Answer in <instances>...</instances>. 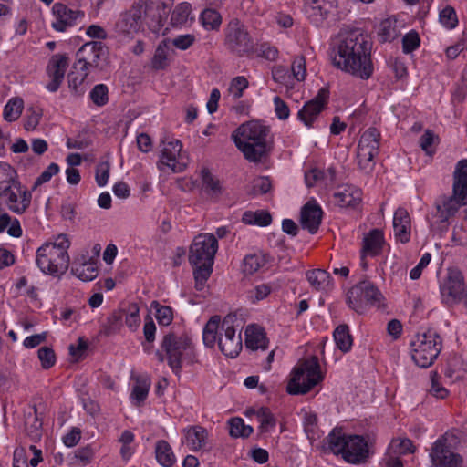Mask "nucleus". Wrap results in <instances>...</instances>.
<instances>
[{
  "mask_svg": "<svg viewBox=\"0 0 467 467\" xmlns=\"http://www.w3.org/2000/svg\"><path fill=\"white\" fill-rule=\"evenodd\" d=\"M381 297L380 291L371 282L361 281L348 290L347 302L351 309L362 314L368 306L379 304Z\"/></svg>",
  "mask_w": 467,
  "mask_h": 467,
  "instance_id": "nucleus-10",
  "label": "nucleus"
},
{
  "mask_svg": "<svg viewBox=\"0 0 467 467\" xmlns=\"http://www.w3.org/2000/svg\"><path fill=\"white\" fill-rule=\"evenodd\" d=\"M124 310L114 311L107 319L106 334L111 335L119 331L122 325Z\"/></svg>",
  "mask_w": 467,
  "mask_h": 467,
  "instance_id": "nucleus-60",
  "label": "nucleus"
},
{
  "mask_svg": "<svg viewBox=\"0 0 467 467\" xmlns=\"http://www.w3.org/2000/svg\"><path fill=\"white\" fill-rule=\"evenodd\" d=\"M16 172L11 165L0 161V191L7 190L16 180Z\"/></svg>",
  "mask_w": 467,
  "mask_h": 467,
  "instance_id": "nucleus-50",
  "label": "nucleus"
},
{
  "mask_svg": "<svg viewBox=\"0 0 467 467\" xmlns=\"http://www.w3.org/2000/svg\"><path fill=\"white\" fill-rule=\"evenodd\" d=\"M368 441L360 435H348L346 448L342 453L343 458L350 463L365 462L368 458Z\"/></svg>",
  "mask_w": 467,
  "mask_h": 467,
  "instance_id": "nucleus-21",
  "label": "nucleus"
},
{
  "mask_svg": "<svg viewBox=\"0 0 467 467\" xmlns=\"http://www.w3.org/2000/svg\"><path fill=\"white\" fill-rule=\"evenodd\" d=\"M222 321L219 316H213L204 326L202 340L207 348H212L216 343L218 344Z\"/></svg>",
  "mask_w": 467,
  "mask_h": 467,
  "instance_id": "nucleus-33",
  "label": "nucleus"
},
{
  "mask_svg": "<svg viewBox=\"0 0 467 467\" xmlns=\"http://www.w3.org/2000/svg\"><path fill=\"white\" fill-rule=\"evenodd\" d=\"M151 306L156 310V319L162 326H168L172 322L173 313L171 307L161 306L157 301H153Z\"/></svg>",
  "mask_w": 467,
  "mask_h": 467,
  "instance_id": "nucleus-55",
  "label": "nucleus"
},
{
  "mask_svg": "<svg viewBox=\"0 0 467 467\" xmlns=\"http://www.w3.org/2000/svg\"><path fill=\"white\" fill-rule=\"evenodd\" d=\"M452 241L457 244L467 245V216L459 225H455L452 232Z\"/></svg>",
  "mask_w": 467,
  "mask_h": 467,
  "instance_id": "nucleus-64",
  "label": "nucleus"
},
{
  "mask_svg": "<svg viewBox=\"0 0 467 467\" xmlns=\"http://www.w3.org/2000/svg\"><path fill=\"white\" fill-rule=\"evenodd\" d=\"M394 234L397 240L406 244L410 238V217L404 208H398L393 217Z\"/></svg>",
  "mask_w": 467,
  "mask_h": 467,
  "instance_id": "nucleus-30",
  "label": "nucleus"
},
{
  "mask_svg": "<svg viewBox=\"0 0 467 467\" xmlns=\"http://www.w3.org/2000/svg\"><path fill=\"white\" fill-rule=\"evenodd\" d=\"M37 356L44 369L52 368L56 363V354L49 347H41L37 351Z\"/></svg>",
  "mask_w": 467,
  "mask_h": 467,
  "instance_id": "nucleus-59",
  "label": "nucleus"
},
{
  "mask_svg": "<svg viewBox=\"0 0 467 467\" xmlns=\"http://www.w3.org/2000/svg\"><path fill=\"white\" fill-rule=\"evenodd\" d=\"M200 20L204 28L213 30L217 29L221 23V15L214 9L207 8L201 14Z\"/></svg>",
  "mask_w": 467,
  "mask_h": 467,
  "instance_id": "nucleus-51",
  "label": "nucleus"
},
{
  "mask_svg": "<svg viewBox=\"0 0 467 467\" xmlns=\"http://www.w3.org/2000/svg\"><path fill=\"white\" fill-rule=\"evenodd\" d=\"M108 50L100 41H89L82 45L76 53L74 69L78 67L88 72L102 71L107 64Z\"/></svg>",
  "mask_w": 467,
  "mask_h": 467,
  "instance_id": "nucleus-8",
  "label": "nucleus"
},
{
  "mask_svg": "<svg viewBox=\"0 0 467 467\" xmlns=\"http://www.w3.org/2000/svg\"><path fill=\"white\" fill-rule=\"evenodd\" d=\"M71 272L78 279L84 282L94 280L98 275V267L93 260L84 261L81 263L75 262Z\"/></svg>",
  "mask_w": 467,
  "mask_h": 467,
  "instance_id": "nucleus-35",
  "label": "nucleus"
},
{
  "mask_svg": "<svg viewBox=\"0 0 467 467\" xmlns=\"http://www.w3.org/2000/svg\"><path fill=\"white\" fill-rule=\"evenodd\" d=\"M462 204L454 197L442 195L435 201V213L430 218L432 232L443 234L448 231L450 219L453 217Z\"/></svg>",
  "mask_w": 467,
  "mask_h": 467,
  "instance_id": "nucleus-13",
  "label": "nucleus"
},
{
  "mask_svg": "<svg viewBox=\"0 0 467 467\" xmlns=\"http://www.w3.org/2000/svg\"><path fill=\"white\" fill-rule=\"evenodd\" d=\"M442 302L452 306L464 298L466 287L464 277L458 269H450L446 278L440 285Z\"/></svg>",
  "mask_w": 467,
  "mask_h": 467,
  "instance_id": "nucleus-16",
  "label": "nucleus"
},
{
  "mask_svg": "<svg viewBox=\"0 0 467 467\" xmlns=\"http://www.w3.org/2000/svg\"><path fill=\"white\" fill-rule=\"evenodd\" d=\"M157 462L164 467H171L176 461L175 455L170 444L164 441H158L155 446Z\"/></svg>",
  "mask_w": 467,
  "mask_h": 467,
  "instance_id": "nucleus-40",
  "label": "nucleus"
},
{
  "mask_svg": "<svg viewBox=\"0 0 467 467\" xmlns=\"http://www.w3.org/2000/svg\"><path fill=\"white\" fill-rule=\"evenodd\" d=\"M68 67V57L65 54H56L50 58L47 67V73L50 78V82L47 88L50 92H56L61 86L65 73Z\"/></svg>",
  "mask_w": 467,
  "mask_h": 467,
  "instance_id": "nucleus-22",
  "label": "nucleus"
},
{
  "mask_svg": "<svg viewBox=\"0 0 467 467\" xmlns=\"http://www.w3.org/2000/svg\"><path fill=\"white\" fill-rule=\"evenodd\" d=\"M224 44L228 50L238 57L249 56L254 52L253 38L238 19H233L227 25Z\"/></svg>",
  "mask_w": 467,
  "mask_h": 467,
  "instance_id": "nucleus-9",
  "label": "nucleus"
},
{
  "mask_svg": "<svg viewBox=\"0 0 467 467\" xmlns=\"http://www.w3.org/2000/svg\"><path fill=\"white\" fill-rule=\"evenodd\" d=\"M379 141L380 133L376 128L368 129L359 139L357 160L359 169L365 172H369L374 168V158L379 153Z\"/></svg>",
  "mask_w": 467,
  "mask_h": 467,
  "instance_id": "nucleus-11",
  "label": "nucleus"
},
{
  "mask_svg": "<svg viewBox=\"0 0 467 467\" xmlns=\"http://www.w3.org/2000/svg\"><path fill=\"white\" fill-rule=\"evenodd\" d=\"M160 362L167 360L172 371L179 375L182 363L193 364L197 362V355L192 337L187 334H166L161 343V349L156 352Z\"/></svg>",
  "mask_w": 467,
  "mask_h": 467,
  "instance_id": "nucleus-4",
  "label": "nucleus"
},
{
  "mask_svg": "<svg viewBox=\"0 0 467 467\" xmlns=\"http://www.w3.org/2000/svg\"><path fill=\"white\" fill-rule=\"evenodd\" d=\"M383 243L384 236L379 229H373L364 237L361 256L363 268L367 267L365 256L379 255L382 251Z\"/></svg>",
  "mask_w": 467,
  "mask_h": 467,
  "instance_id": "nucleus-27",
  "label": "nucleus"
},
{
  "mask_svg": "<svg viewBox=\"0 0 467 467\" xmlns=\"http://www.w3.org/2000/svg\"><path fill=\"white\" fill-rule=\"evenodd\" d=\"M89 72L84 70L83 68L78 67V69H74L72 67V70L67 76L68 80V88H70L73 95L76 97H80L85 93L84 88V81L88 76Z\"/></svg>",
  "mask_w": 467,
  "mask_h": 467,
  "instance_id": "nucleus-38",
  "label": "nucleus"
},
{
  "mask_svg": "<svg viewBox=\"0 0 467 467\" xmlns=\"http://www.w3.org/2000/svg\"><path fill=\"white\" fill-rule=\"evenodd\" d=\"M306 276L310 285L317 291L326 290L330 285L331 276L326 270L319 268L308 270Z\"/></svg>",
  "mask_w": 467,
  "mask_h": 467,
  "instance_id": "nucleus-39",
  "label": "nucleus"
},
{
  "mask_svg": "<svg viewBox=\"0 0 467 467\" xmlns=\"http://www.w3.org/2000/svg\"><path fill=\"white\" fill-rule=\"evenodd\" d=\"M254 53L258 57L265 58L268 61H275L279 56L277 47L268 42L258 44L255 47H254L253 54Z\"/></svg>",
  "mask_w": 467,
  "mask_h": 467,
  "instance_id": "nucleus-52",
  "label": "nucleus"
},
{
  "mask_svg": "<svg viewBox=\"0 0 467 467\" xmlns=\"http://www.w3.org/2000/svg\"><path fill=\"white\" fill-rule=\"evenodd\" d=\"M323 376L317 357L304 359L294 368L286 391L291 395H303L321 382Z\"/></svg>",
  "mask_w": 467,
  "mask_h": 467,
  "instance_id": "nucleus-6",
  "label": "nucleus"
},
{
  "mask_svg": "<svg viewBox=\"0 0 467 467\" xmlns=\"http://www.w3.org/2000/svg\"><path fill=\"white\" fill-rule=\"evenodd\" d=\"M245 346L248 348L256 350L258 348L265 349L267 348L268 339L266 338L265 330L256 325L248 326L245 329Z\"/></svg>",
  "mask_w": 467,
  "mask_h": 467,
  "instance_id": "nucleus-31",
  "label": "nucleus"
},
{
  "mask_svg": "<svg viewBox=\"0 0 467 467\" xmlns=\"http://www.w3.org/2000/svg\"><path fill=\"white\" fill-rule=\"evenodd\" d=\"M140 5L144 6L145 24L151 32L159 34L171 13V3L165 0H140Z\"/></svg>",
  "mask_w": 467,
  "mask_h": 467,
  "instance_id": "nucleus-15",
  "label": "nucleus"
},
{
  "mask_svg": "<svg viewBox=\"0 0 467 467\" xmlns=\"http://www.w3.org/2000/svg\"><path fill=\"white\" fill-rule=\"evenodd\" d=\"M54 20L51 26L57 32H66L68 28L77 26L78 21L83 20L84 11L78 8H71L63 3H55L52 7Z\"/></svg>",
  "mask_w": 467,
  "mask_h": 467,
  "instance_id": "nucleus-17",
  "label": "nucleus"
},
{
  "mask_svg": "<svg viewBox=\"0 0 467 467\" xmlns=\"http://www.w3.org/2000/svg\"><path fill=\"white\" fill-rule=\"evenodd\" d=\"M360 189L346 185L338 188L333 194L334 202L341 208H355L361 202Z\"/></svg>",
  "mask_w": 467,
  "mask_h": 467,
  "instance_id": "nucleus-26",
  "label": "nucleus"
},
{
  "mask_svg": "<svg viewBox=\"0 0 467 467\" xmlns=\"http://www.w3.org/2000/svg\"><path fill=\"white\" fill-rule=\"evenodd\" d=\"M150 388V380L148 378H138L131 392V398L140 405L148 397Z\"/></svg>",
  "mask_w": 467,
  "mask_h": 467,
  "instance_id": "nucleus-48",
  "label": "nucleus"
},
{
  "mask_svg": "<svg viewBox=\"0 0 467 467\" xmlns=\"http://www.w3.org/2000/svg\"><path fill=\"white\" fill-rule=\"evenodd\" d=\"M242 222L244 224H255L264 227L272 223V216L269 212L265 210L246 211L242 216Z\"/></svg>",
  "mask_w": 467,
  "mask_h": 467,
  "instance_id": "nucleus-41",
  "label": "nucleus"
},
{
  "mask_svg": "<svg viewBox=\"0 0 467 467\" xmlns=\"http://www.w3.org/2000/svg\"><path fill=\"white\" fill-rule=\"evenodd\" d=\"M327 443L329 448L336 453H343L348 435H345L340 430H333L327 436Z\"/></svg>",
  "mask_w": 467,
  "mask_h": 467,
  "instance_id": "nucleus-49",
  "label": "nucleus"
},
{
  "mask_svg": "<svg viewBox=\"0 0 467 467\" xmlns=\"http://www.w3.org/2000/svg\"><path fill=\"white\" fill-rule=\"evenodd\" d=\"M268 262V255L264 253H254L245 255L243 260V272L253 275L264 267Z\"/></svg>",
  "mask_w": 467,
  "mask_h": 467,
  "instance_id": "nucleus-36",
  "label": "nucleus"
},
{
  "mask_svg": "<svg viewBox=\"0 0 467 467\" xmlns=\"http://www.w3.org/2000/svg\"><path fill=\"white\" fill-rule=\"evenodd\" d=\"M0 197L5 198V203L13 213L21 214L26 211L31 204V192L23 189L17 181L8 187L7 190L0 191Z\"/></svg>",
  "mask_w": 467,
  "mask_h": 467,
  "instance_id": "nucleus-20",
  "label": "nucleus"
},
{
  "mask_svg": "<svg viewBox=\"0 0 467 467\" xmlns=\"http://www.w3.org/2000/svg\"><path fill=\"white\" fill-rule=\"evenodd\" d=\"M256 418L260 422V431L268 432L276 425V419L267 407H260L256 411Z\"/></svg>",
  "mask_w": 467,
  "mask_h": 467,
  "instance_id": "nucleus-46",
  "label": "nucleus"
},
{
  "mask_svg": "<svg viewBox=\"0 0 467 467\" xmlns=\"http://www.w3.org/2000/svg\"><path fill=\"white\" fill-rule=\"evenodd\" d=\"M124 315L125 324L130 330H136L140 323L139 306L135 303L130 304L127 310H124Z\"/></svg>",
  "mask_w": 467,
  "mask_h": 467,
  "instance_id": "nucleus-54",
  "label": "nucleus"
},
{
  "mask_svg": "<svg viewBox=\"0 0 467 467\" xmlns=\"http://www.w3.org/2000/svg\"><path fill=\"white\" fill-rule=\"evenodd\" d=\"M26 431L27 436L33 441H37L42 436V422L35 416L33 419L30 417L26 420Z\"/></svg>",
  "mask_w": 467,
  "mask_h": 467,
  "instance_id": "nucleus-57",
  "label": "nucleus"
},
{
  "mask_svg": "<svg viewBox=\"0 0 467 467\" xmlns=\"http://www.w3.org/2000/svg\"><path fill=\"white\" fill-rule=\"evenodd\" d=\"M399 35L396 21L391 19L383 20L379 28L378 37L382 43L394 40Z\"/></svg>",
  "mask_w": 467,
  "mask_h": 467,
  "instance_id": "nucleus-44",
  "label": "nucleus"
},
{
  "mask_svg": "<svg viewBox=\"0 0 467 467\" xmlns=\"http://www.w3.org/2000/svg\"><path fill=\"white\" fill-rule=\"evenodd\" d=\"M253 431V427L245 425L242 418L235 417L229 420V434L233 438H248Z\"/></svg>",
  "mask_w": 467,
  "mask_h": 467,
  "instance_id": "nucleus-43",
  "label": "nucleus"
},
{
  "mask_svg": "<svg viewBox=\"0 0 467 467\" xmlns=\"http://www.w3.org/2000/svg\"><path fill=\"white\" fill-rule=\"evenodd\" d=\"M329 99V89L321 88L317 94L297 112V119L307 128H312L320 113L327 108Z\"/></svg>",
  "mask_w": 467,
  "mask_h": 467,
  "instance_id": "nucleus-18",
  "label": "nucleus"
},
{
  "mask_svg": "<svg viewBox=\"0 0 467 467\" xmlns=\"http://www.w3.org/2000/svg\"><path fill=\"white\" fill-rule=\"evenodd\" d=\"M142 5L132 6L129 11L121 15L116 24L119 34L130 36L137 33L141 26Z\"/></svg>",
  "mask_w": 467,
  "mask_h": 467,
  "instance_id": "nucleus-23",
  "label": "nucleus"
},
{
  "mask_svg": "<svg viewBox=\"0 0 467 467\" xmlns=\"http://www.w3.org/2000/svg\"><path fill=\"white\" fill-rule=\"evenodd\" d=\"M442 347L439 334L429 329L417 334L410 343L411 358L420 368H429L438 358Z\"/></svg>",
  "mask_w": 467,
  "mask_h": 467,
  "instance_id": "nucleus-7",
  "label": "nucleus"
},
{
  "mask_svg": "<svg viewBox=\"0 0 467 467\" xmlns=\"http://www.w3.org/2000/svg\"><path fill=\"white\" fill-rule=\"evenodd\" d=\"M371 49L372 43L361 29L341 33L331 49L332 64L346 73L367 80L374 72Z\"/></svg>",
  "mask_w": 467,
  "mask_h": 467,
  "instance_id": "nucleus-1",
  "label": "nucleus"
},
{
  "mask_svg": "<svg viewBox=\"0 0 467 467\" xmlns=\"http://www.w3.org/2000/svg\"><path fill=\"white\" fill-rule=\"evenodd\" d=\"M182 442L185 443L191 451H198L202 450L208 438V431L200 425L190 426L183 429Z\"/></svg>",
  "mask_w": 467,
  "mask_h": 467,
  "instance_id": "nucleus-29",
  "label": "nucleus"
},
{
  "mask_svg": "<svg viewBox=\"0 0 467 467\" xmlns=\"http://www.w3.org/2000/svg\"><path fill=\"white\" fill-rule=\"evenodd\" d=\"M222 321L219 316H213L204 326L202 340L207 348H212L216 343L218 344Z\"/></svg>",
  "mask_w": 467,
  "mask_h": 467,
  "instance_id": "nucleus-34",
  "label": "nucleus"
},
{
  "mask_svg": "<svg viewBox=\"0 0 467 467\" xmlns=\"http://www.w3.org/2000/svg\"><path fill=\"white\" fill-rule=\"evenodd\" d=\"M90 99L98 106L102 107L109 101V89L105 84L96 85L90 91Z\"/></svg>",
  "mask_w": 467,
  "mask_h": 467,
  "instance_id": "nucleus-56",
  "label": "nucleus"
},
{
  "mask_svg": "<svg viewBox=\"0 0 467 467\" xmlns=\"http://www.w3.org/2000/svg\"><path fill=\"white\" fill-rule=\"evenodd\" d=\"M234 316L227 315L222 321L218 346L223 355L229 358L236 357L242 350L241 334H236L234 326Z\"/></svg>",
  "mask_w": 467,
  "mask_h": 467,
  "instance_id": "nucleus-14",
  "label": "nucleus"
},
{
  "mask_svg": "<svg viewBox=\"0 0 467 467\" xmlns=\"http://www.w3.org/2000/svg\"><path fill=\"white\" fill-rule=\"evenodd\" d=\"M323 211L321 207L313 202H307L301 209L300 223L311 234H316L322 222Z\"/></svg>",
  "mask_w": 467,
  "mask_h": 467,
  "instance_id": "nucleus-24",
  "label": "nucleus"
},
{
  "mask_svg": "<svg viewBox=\"0 0 467 467\" xmlns=\"http://www.w3.org/2000/svg\"><path fill=\"white\" fill-rule=\"evenodd\" d=\"M202 183L203 191L212 198H218L223 192L220 180L206 168L202 170Z\"/></svg>",
  "mask_w": 467,
  "mask_h": 467,
  "instance_id": "nucleus-37",
  "label": "nucleus"
},
{
  "mask_svg": "<svg viewBox=\"0 0 467 467\" xmlns=\"http://www.w3.org/2000/svg\"><path fill=\"white\" fill-rule=\"evenodd\" d=\"M439 20L446 28H455L458 25V16L455 9L451 5L445 6L440 11Z\"/></svg>",
  "mask_w": 467,
  "mask_h": 467,
  "instance_id": "nucleus-53",
  "label": "nucleus"
},
{
  "mask_svg": "<svg viewBox=\"0 0 467 467\" xmlns=\"http://www.w3.org/2000/svg\"><path fill=\"white\" fill-rule=\"evenodd\" d=\"M269 133V127L260 121L252 120L239 126L232 134V138L246 160L259 162L272 149L268 140Z\"/></svg>",
  "mask_w": 467,
  "mask_h": 467,
  "instance_id": "nucleus-2",
  "label": "nucleus"
},
{
  "mask_svg": "<svg viewBox=\"0 0 467 467\" xmlns=\"http://www.w3.org/2000/svg\"><path fill=\"white\" fill-rule=\"evenodd\" d=\"M334 339L337 347L344 353L351 349L353 344L352 336L348 325H339L334 331Z\"/></svg>",
  "mask_w": 467,
  "mask_h": 467,
  "instance_id": "nucleus-42",
  "label": "nucleus"
},
{
  "mask_svg": "<svg viewBox=\"0 0 467 467\" xmlns=\"http://www.w3.org/2000/svg\"><path fill=\"white\" fill-rule=\"evenodd\" d=\"M457 443V437L446 432L432 445L430 457L434 467H458L462 459L452 449Z\"/></svg>",
  "mask_w": 467,
  "mask_h": 467,
  "instance_id": "nucleus-12",
  "label": "nucleus"
},
{
  "mask_svg": "<svg viewBox=\"0 0 467 467\" xmlns=\"http://www.w3.org/2000/svg\"><path fill=\"white\" fill-rule=\"evenodd\" d=\"M43 110L39 107H30L27 109L24 127L26 130H35L42 118Z\"/></svg>",
  "mask_w": 467,
  "mask_h": 467,
  "instance_id": "nucleus-58",
  "label": "nucleus"
},
{
  "mask_svg": "<svg viewBox=\"0 0 467 467\" xmlns=\"http://www.w3.org/2000/svg\"><path fill=\"white\" fill-rule=\"evenodd\" d=\"M336 0H306L305 13L315 23L322 22L334 7Z\"/></svg>",
  "mask_w": 467,
  "mask_h": 467,
  "instance_id": "nucleus-28",
  "label": "nucleus"
},
{
  "mask_svg": "<svg viewBox=\"0 0 467 467\" xmlns=\"http://www.w3.org/2000/svg\"><path fill=\"white\" fill-rule=\"evenodd\" d=\"M248 80L244 76H238L232 79L229 87V92L233 94L234 99L243 96L244 90L248 88Z\"/></svg>",
  "mask_w": 467,
  "mask_h": 467,
  "instance_id": "nucleus-62",
  "label": "nucleus"
},
{
  "mask_svg": "<svg viewBox=\"0 0 467 467\" xmlns=\"http://www.w3.org/2000/svg\"><path fill=\"white\" fill-rule=\"evenodd\" d=\"M24 109V101L21 98L16 97L9 99L3 112L4 119L7 121L16 120Z\"/></svg>",
  "mask_w": 467,
  "mask_h": 467,
  "instance_id": "nucleus-45",
  "label": "nucleus"
},
{
  "mask_svg": "<svg viewBox=\"0 0 467 467\" xmlns=\"http://www.w3.org/2000/svg\"><path fill=\"white\" fill-rule=\"evenodd\" d=\"M462 204H467V159L457 162L453 172L452 195Z\"/></svg>",
  "mask_w": 467,
  "mask_h": 467,
  "instance_id": "nucleus-25",
  "label": "nucleus"
},
{
  "mask_svg": "<svg viewBox=\"0 0 467 467\" xmlns=\"http://www.w3.org/2000/svg\"><path fill=\"white\" fill-rule=\"evenodd\" d=\"M57 240L59 243H46L36 251V263L44 274L57 275L68 268L69 241L66 235H59Z\"/></svg>",
  "mask_w": 467,
  "mask_h": 467,
  "instance_id": "nucleus-5",
  "label": "nucleus"
},
{
  "mask_svg": "<svg viewBox=\"0 0 467 467\" xmlns=\"http://www.w3.org/2000/svg\"><path fill=\"white\" fill-rule=\"evenodd\" d=\"M218 250V241L212 234L197 235L189 251V263L193 267L195 288L202 291L209 279Z\"/></svg>",
  "mask_w": 467,
  "mask_h": 467,
  "instance_id": "nucleus-3",
  "label": "nucleus"
},
{
  "mask_svg": "<svg viewBox=\"0 0 467 467\" xmlns=\"http://www.w3.org/2000/svg\"><path fill=\"white\" fill-rule=\"evenodd\" d=\"M292 78L303 81L306 75V59L303 56L296 57L291 65Z\"/></svg>",
  "mask_w": 467,
  "mask_h": 467,
  "instance_id": "nucleus-63",
  "label": "nucleus"
},
{
  "mask_svg": "<svg viewBox=\"0 0 467 467\" xmlns=\"http://www.w3.org/2000/svg\"><path fill=\"white\" fill-rule=\"evenodd\" d=\"M415 447L410 439H393L388 448L389 453L394 455H405L414 452Z\"/></svg>",
  "mask_w": 467,
  "mask_h": 467,
  "instance_id": "nucleus-47",
  "label": "nucleus"
},
{
  "mask_svg": "<svg viewBox=\"0 0 467 467\" xmlns=\"http://www.w3.org/2000/svg\"><path fill=\"white\" fill-rule=\"evenodd\" d=\"M420 44L419 34L415 31H410L406 34L402 38V49L405 54H410L416 50Z\"/></svg>",
  "mask_w": 467,
  "mask_h": 467,
  "instance_id": "nucleus-61",
  "label": "nucleus"
},
{
  "mask_svg": "<svg viewBox=\"0 0 467 467\" xmlns=\"http://www.w3.org/2000/svg\"><path fill=\"white\" fill-rule=\"evenodd\" d=\"M192 5L188 2L178 4L171 15V25L173 27L186 26L192 24L194 17L191 16Z\"/></svg>",
  "mask_w": 467,
  "mask_h": 467,
  "instance_id": "nucleus-32",
  "label": "nucleus"
},
{
  "mask_svg": "<svg viewBox=\"0 0 467 467\" xmlns=\"http://www.w3.org/2000/svg\"><path fill=\"white\" fill-rule=\"evenodd\" d=\"M182 145L180 140H173L168 142L162 141V149L161 150V157L158 161V167L161 171L171 170L172 172H182L186 164L181 162Z\"/></svg>",
  "mask_w": 467,
  "mask_h": 467,
  "instance_id": "nucleus-19",
  "label": "nucleus"
}]
</instances>
